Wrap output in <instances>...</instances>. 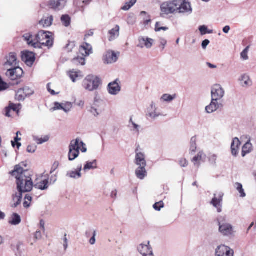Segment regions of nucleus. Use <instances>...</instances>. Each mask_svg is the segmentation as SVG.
Masks as SVG:
<instances>
[{"label": "nucleus", "instance_id": "obj_1", "mask_svg": "<svg viewBox=\"0 0 256 256\" xmlns=\"http://www.w3.org/2000/svg\"><path fill=\"white\" fill-rule=\"evenodd\" d=\"M50 34H52L50 32L40 30L34 38L30 34H24L23 38L29 46L35 48H42V46L50 48L54 44V38Z\"/></svg>", "mask_w": 256, "mask_h": 256}, {"label": "nucleus", "instance_id": "obj_2", "mask_svg": "<svg viewBox=\"0 0 256 256\" xmlns=\"http://www.w3.org/2000/svg\"><path fill=\"white\" fill-rule=\"evenodd\" d=\"M12 176H16V187L18 180L22 182V186L24 188L26 186V182L29 181L32 184V188L34 187V183L32 179V176L29 174L28 170H24L20 164H16L14 167V170L9 172Z\"/></svg>", "mask_w": 256, "mask_h": 256}, {"label": "nucleus", "instance_id": "obj_3", "mask_svg": "<svg viewBox=\"0 0 256 256\" xmlns=\"http://www.w3.org/2000/svg\"><path fill=\"white\" fill-rule=\"evenodd\" d=\"M102 84V80L98 76L92 74L87 76L82 82L83 87L90 92L98 90Z\"/></svg>", "mask_w": 256, "mask_h": 256}, {"label": "nucleus", "instance_id": "obj_4", "mask_svg": "<svg viewBox=\"0 0 256 256\" xmlns=\"http://www.w3.org/2000/svg\"><path fill=\"white\" fill-rule=\"evenodd\" d=\"M177 2L178 0H174L162 3L160 6V10L164 14L167 15L177 12Z\"/></svg>", "mask_w": 256, "mask_h": 256}, {"label": "nucleus", "instance_id": "obj_5", "mask_svg": "<svg viewBox=\"0 0 256 256\" xmlns=\"http://www.w3.org/2000/svg\"><path fill=\"white\" fill-rule=\"evenodd\" d=\"M23 74V70L18 66L8 69L6 74V76L12 80L20 78Z\"/></svg>", "mask_w": 256, "mask_h": 256}, {"label": "nucleus", "instance_id": "obj_6", "mask_svg": "<svg viewBox=\"0 0 256 256\" xmlns=\"http://www.w3.org/2000/svg\"><path fill=\"white\" fill-rule=\"evenodd\" d=\"M17 190L19 194L18 196L16 194L15 196H13L14 201H15L16 199H20L22 200L23 193L30 192L32 190L31 183L29 181L26 182V186L23 188L22 186V182L21 181L18 180V182Z\"/></svg>", "mask_w": 256, "mask_h": 256}, {"label": "nucleus", "instance_id": "obj_7", "mask_svg": "<svg viewBox=\"0 0 256 256\" xmlns=\"http://www.w3.org/2000/svg\"><path fill=\"white\" fill-rule=\"evenodd\" d=\"M176 5H178L177 12L178 13L190 14L192 12V9L190 4L186 2V0H178Z\"/></svg>", "mask_w": 256, "mask_h": 256}, {"label": "nucleus", "instance_id": "obj_8", "mask_svg": "<svg viewBox=\"0 0 256 256\" xmlns=\"http://www.w3.org/2000/svg\"><path fill=\"white\" fill-rule=\"evenodd\" d=\"M215 254L216 256H234V251L229 246L222 244L216 248Z\"/></svg>", "mask_w": 256, "mask_h": 256}, {"label": "nucleus", "instance_id": "obj_9", "mask_svg": "<svg viewBox=\"0 0 256 256\" xmlns=\"http://www.w3.org/2000/svg\"><path fill=\"white\" fill-rule=\"evenodd\" d=\"M224 94V91L220 84H216L212 88L211 96L213 100H220Z\"/></svg>", "mask_w": 256, "mask_h": 256}, {"label": "nucleus", "instance_id": "obj_10", "mask_svg": "<svg viewBox=\"0 0 256 256\" xmlns=\"http://www.w3.org/2000/svg\"><path fill=\"white\" fill-rule=\"evenodd\" d=\"M66 2L67 0H49L48 6L55 11H59L65 7Z\"/></svg>", "mask_w": 256, "mask_h": 256}, {"label": "nucleus", "instance_id": "obj_11", "mask_svg": "<svg viewBox=\"0 0 256 256\" xmlns=\"http://www.w3.org/2000/svg\"><path fill=\"white\" fill-rule=\"evenodd\" d=\"M138 250L142 256H154L150 242H148L146 244H140L138 246Z\"/></svg>", "mask_w": 256, "mask_h": 256}, {"label": "nucleus", "instance_id": "obj_12", "mask_svg": "<svg viewBox=\"0 0 256 256\" xmlns=\"http://www.w3.org/2000/svg\"><path fill=\"white\" fill-rule=\"evenodd\" d=\"M22 60L28 66H31L35 61V54L32 52L26 50L22 53Z\"/></svg>", "mask_w": 256, "mask_h": 256}, {"label": "nucleus", "instance_id": "obj_13", "mask_svg": "<svg viewBox=\"0 0 256 256\" xmlns=\"http://www.w3.org/2000/svg\"><path fill=\"white\" fill-rule=\"evenodd\" d=\"M119 80L116 78L113 82H110L108 86V92L112 95L117 94L121 90V87L118 83Z\"/></svg>", "mask_w": 256, "mask_h": 256}, {"label": "nucleus", "instance_id": "obj_14", "mask_svg": "<svg viewBox=\"0 0 256 256\" xmlns=\"http://www.w3.org/2000/svg\"><path fill=\"white\" fill-rule=\"evenodd\" d=\"M138 148L139 146L137 147L135 151L136 153L135 163L136 165L139 166H146V162L144 154V153L138 152Z\"/></svg>", "mask_w": 256, "mask_h": 256}, {"label": "nucleus", "instance_id": "obj_15", "mask_svg": "<svg viewBox=\"0 0 256 256\" xmlns=\"http://www.w3.org/2000/svg\"><path fill=\"white\" fill-rule=\"evenodd\" d=\"M6 62L4 64L5 66H15L18 64L17 62L16 54L15 52H11L8 56H6Z\"/></svg>", "mask_w": 256, "mask_h": 256}, {"label": "nucleus", "instance_id": "obj_16", "mask_svg": "<svg viewBox=\"0 0 256 256\" xmlns=\"http://www.w3.org/2000/svg\"><path fill=\"white\" fill-rule=\"evenodd\" d=\"M154 40L148 38L141 37L139 38L140 44L138 45V47L142 48L145 46L147 48H152Z\"/></svg>", "mask_w": 256, "mask_h": 256}, {"label": "nucleus", "instance_id": "obj_17", "mask_svg": "<svg viewBox=\"0 0 256 256\" xmlns=\"http://www.w3.org/2000/svg\"><path fill=\"white\" fill-rule=\"evenodd\" d=\"M221 107H222V104L218 103V101L213 100L212 99L210 104L206 107V110L207 113L211 114Z\"/></svg>", "mask_w": 256, "mask_h": 256}, {"label": "nucleus", "instance_id": "obj_18", "mask_svg": "<svg viewBox=\"0 0 256 256\" xmlns=\"http://www.w3.org/2000/svg\"><path fill=\"white\" fill-rule=\"evenodd\" d=\"M219 231L224 236H230L232 234V226L228 223L219 226Z\"/></svg>", "mask_w": 256, "mask_h": 256}, {"label": "nucleus", "instance_id": "obj_19", "mask_svg": "<svg viewBox=\"0 0 256 256\" xmlns=\"http://www.w3.org/2000/svg\"><path fill=\"white\" fill-rule=\"evenodd\" d=\"M80 52L83 56H88L92 52V46L90 44L86 42L80 46Z\"/></svg>", "mask_w": 256, "mask_h": 256}, {"label": "nucleus", "instance_id": "obj_20", "mask_svg": "<svg viewBox=\"0 0 256 256\" xmlns=\"http://www.w3.org/2000/svg\"><path fill=\"white\" fill-rule=\"evenodd\" d=\"M54 18L52 16H50L48 17L44 16L43 18L39 21V24L43 27H49L52 23Z\"/></svg>", "mask_w": 256, "mask_h": 256}, {"label": "nucleus", "instance_id": "obj_21", "mask_svg": "<svg viewBox=\"0 0 256 256\" xmlns=\"http://www.w3.org/2000/svg\"><path fill=\"white\" fill-rule=\"evenodd\" d=\"M240 144V142L238 138H235L233 139L231 144L232 154L234 156L238 154V146Z\"/></svg>", "mask_w": 256, "mask_h": 256}, {"label": "nucleus", "instance_id": "obj_22", "mask_svg": "<svg viewBox=\"0 0 256 256\" xmlns=\"http://www.w3.org/2000/svg\"><path fill=\"white\" fill-rule=\"evenodd\" d=\"M34 187L42 190H46L48 188V180L45 179L34 184Z\"/></svg>", "mask_w": 256, "mask_h": 256}, {"label": "nucleus", "instance_id": "obj_23", "mask_svg": "<svg viewBox=\"0 0 256 256\" xmlns=\"http://www.w3.org/2000/svg\"><path fill=\"white\" fill-rule=\"evenodd\" d=\"M146 166H139L136 170V174L137 178L140 180H143L146 176L147 172L146 170Z\"/></svg>", "mask_w": 256, "mask_h": 256}, {"label": "nucleus", "instance_id": "obj_24", "mask_svg": "<svg viewBox=\"0 0 256 256\" xmlns=\"http://www.w3.org/2000/svg\"><path fill=\"white\" fill-rule=\"evenodd\" d=\"M22 221L20 216L17 213H13L11 216L10 219L9 220V224L13 226L19 224Z\"/></svg>", "mask_w": 256, "mask_h": 256}, {"label": "nucleus", "instance_id": "obj_25", "mask_svg": "<svg viewBox=\"0 0 256 256\" xmlns=\"http://www.w3.org/2000/svg\"><path fill=\"white\" fill-rule=\"evenodd\" d=\"M119 30L120 26L118 25H116L114 28L109 30L108 34L110 35V36L108 40L110 41H112L118 36Z\"/></svg>", "mask_w": 256, "mask_h": 256}, {"label": "nucleus", "instance_id": "obj_26", "mask_svg": "<svg viewBox=\"0 0 256 256\" xmlns=\"http://www.w3.org/2000/svg\"><path fill=\"white\" fill-rule=\"evenodd\" d=\"M106 57L108 64L114 62L118 59V56L116 54L114 51L108 52L106 54Z\"/></svg>", "mask_w": 256, "mask_h": 256}, {"label": "nucleus", "instance_id": "obj_27", "mask_svg": "<svg viewBox=\"0 0 256 256\" xmlns=\"http://www.w3.org/2000/svg\"><path fill=\"white\" fill-rule=\"evenodd\" d=\"M252 150V145L249 140L244 144L242 148V156L244 157L246 154L251 152Z\"/></svg>", "mask_w": 256, "mask_h": 256}, {"label": "nucleus", "instance_id": "obj_28", "mask_svg": "<svg viewBox=\"0 0 256 256\" xmlns=\"http://www.w3.org/2000/svg\"><path fill=\"white\" fill-rule=\"evenodd\" d=\"M80 140L79 138H77L76 140H73L70 142V143L69 145V149H72L74 150H78L80 151Z\"/></svg>", "mask_w": 256, "mask_h": 256}, {"label": "nucleus", "instance_id": "obj_29", "mask_svg": "<svg viewBox=\"0 0 256 256\" xmlns=\"http://www.w3.org/2000/svg\"><path fill=\"white\" fill-rule=\"evenodd\" d=\"M214 196L210 204L215 208H217L218 206H220V202L222 200V197L224 196V194L222 192H220L218 194V198L216 197V194H214Z\"/></svg>", "mask_w": 256, "mask_h": 256}, {"label": "nucleus", "instance_id": "obj_30", "mask_svg": "<svg viewBox=\"0 0 256 256\" xmlns=\"http://www.w3.org/2000/svg\"><path fill=\"white\" fill-rule=\"evenodd\" d=\"M97 168V160H94L92 162H87L84 166V170L86 171L88 170L95 169Z\"/></svg>", "mask_w": 256, "mask_h": 256}, {"label": "nucleus", "instance_id": "obj_31", "mask_svg": "<svg viewBox=\"0 0 256 256\" xmlns=\"http://www.w3.org/2000/svg\"><path fill=\"white\" fill-rule=\"evenodd\" d=\"M60 20L63 26L68 27L71 23V18L70 16L67 14H63L60 18Z\"/></svg>", "mask_w": 256, "mask_h": 256}, {"label": "nucleus", "instance_id": "obj_32", "mask_svg": "<svg viewBox=\"0 0 256 256\" xmlns=\"http://www.w3.org/2000/svg\"><path fill=\"white\" fill-rule=\"evenodd\" d=\"M79 154L80 151L72 150V149H69V152L68 154V158L69 160H74L78 156Z\"/></svg>", "mask_w": 256, "mask_h": 256}, {"label": "nucleus", "instance_id": "obj_33", "mask_svg": "<svg viewBox=\"0 0 256 256\" xmlns=\"http://www.w3.org/2000/svg\"><path fill=\"white\" fill-rule=\"evenodd\" d=\"M196 136H192L190 139V152L192 154L196 150Z\"/></svg>", "mask_w": 256, "mask_h": 256}, {"label": "nucleus", "instance_id": "obj_34", "mask_svg": "<svg viewBox=\"0 0 256 256\" xmlns=\"http://www.w3.org/2000/svg\"><path fill=\"white\" fill-rule=\"evenodd\" d=\"M16 98L19 101H23L26 98L22 88H20L18 90L16 94Z\"/></svg>", "mask_w": 256, "mask_h": 256}, {"label": "nucleus", "instance_id": "obj_35", "mask_svg": "<svg viewBox=\"0 0 256 256\" xmlns=\"http://www.w3.org/2000/svg\"><path fill=\"white\" fill-rule=\"evenodd\" d=\"M239 80L242 82L243 86H247L249 85V76L246 74H242Z\"/></svg>", "mask_w": 256, "mask_h": 256}, {"label": "nucleus", "instance_id": "obj_36", "mask_svg": "<svg viewBox=\"0 0 256 256\" xmlns=\"http://www.w3.org/2000/svg\"><path fill=\"white\" fill-rule=\"evenodd\" d=\"M176 95H170L169 94H164L161 98V99L166 102H170L176 98Z\"/></svg>", "mask_w": 256, "mask_h": 256}, {"label": "nucleus", "instance_id": "obj_37", "mask_svg": "<svg viewBox=\"0 0 256 256\" xmlns=\"http://www.w3.org/2000/svg\"><path fill=\"white\" fill-rule=\"evenodd\" d=\"M66 176L70 178L76 179L81 178L82 174L76 171H70L67 172Z\"/></svg>", "mask_w": 256, "mask_h": 256}, {"label": "nucleus", "instance_id": "obj_38", "mask_svg": "<svg viewBox=\"0 0 256 256\" xmlns=\"http://www.w3.org/2000/svg\"><path fill=\"white\" fill-rule=\"evenodd\" d=\"M234 186L238 191L241 197L244 198L246 196V194L244 192V190L243 189L242 185L240 183L236 182Z\"/></svg>", "mask_w": 256, "mask_h": 256}, {"label": "nucleus", "instance_id": "obj_39", "mask_svg": "<svg viewBox=\"0 0 256 256\" xmlns=\"http://www.w3.org/2000/svg\"><path fill=\"white\" fill-rule=\"evenodd\" d=\"M136 0H130V2H126L121 9L126 11L129 10L136 3Z\"/></svg>", "mask_w": 256, "mask_h": 256}, {"label": "nucleus", "instance_id": "obj_40", "mask_svg": "<svg viewBox=\"0 0 256 256\" xmlns=\"http://www.w3.org/2000/svg\"><path fill=\"white\" fill-rule=\"evenodd\" d=\"M34 140L37 142L38 144H40L44 142H48L49 140L48 136H45L44 138H38L36 136H34Z\"/></svg>", "mask_w": 256, "mask_h": 256}, {"label": "nucleus", "instance_id": "obj_41", "mask_svg": "<svg viewBox=\"0 0 256 256\" xmlns=\"http://www.w3.org/2000/svg\"><path fill=\"white\" fill-rule=\"evenodd\" d=\"M22 88L24 90V92L26 97L30 96L34 94V91L28 86H25Z\"/></svg>", "mask_w": 256, "mask_h": 256}, {"label": "nucleus", "instance_id": "obj_42", "mask_svg": "<svg viewBox=\"0 0 256 256\" xmlns=\"http://www.w3.org/2000/svg\"><path fill=\"white\" fill-rule=\"evenodd\" d=\"M8 88V86L0 76V92L4 91Z\"/></svg>", "mask_w": 256, "mask_h": 256}, {"label": "nucleus", "instance_id": "obj_43", "mask_svg": "<svg viewBox=\"0 0 256 256\" xmlns=\"http://www.w3.org/2000/svg\"><path fill=\"white\" fill-rule=\"evenodd\" d=\"M202 160V154L200 152H199L197 156H195L193 158L192 161L194 162V164L195 166H196L198 167L200 166V160Z\"/></svg>", "mask_w": 256, "mask_h": 256}, {"label": "nucleus", "instance_id": "obj_44", "mask_svg": "<svg viewBox=\"0 0 256 256\" xmlns=\"http://www.w3.org/2000/svg\"><path fill=\"white\" fill-rule=\"evenodd\" d=\"M164 204L162 201H160L158 202H156L153 205L154 208L157 211H160L161 208H164Z\"/></svg>", "mask_w": 256, "mask_h": 256}, {"label": "nucleus", "instance_id": "obj_45", "mask_svg": "<svg viewBox=\"0 0 256 256\" xmlns=\"http://www.w3.org/2000/svg\"><path fill=\"white\" fill-rule=\"evenodd\" d=\"M217 159L216 155L213 154L210 155L208 158V161L214 166H216V160Z\"/></svg>", "mask_w": 256, "mask_h": 256}, {"label": "nucleus", "instance_id": "obj_46", "mask_svg": "<svg viewBox=\"0 0 256 256\" xmlns=\"http://www.w3.org/2000/svg\"><path fill=\"white\" fill-rule=\"evenodd\" d=\"M74 62L76 64H80L81 65L84 66L85 64V58L84 57L78 56L73 60Z\"/></svg>", "mask_w": 256, "mask_h": 256}, {"label": "nucleus", "instance_id": "obj_47", "mask_svg": "<svg viewBox=\"0 0 256 256\" xmlns=\"http://www.w3.org/2000/svg\"><path fill=\"white\" fill-rule=\"evenodd\" d=\"M216 222L218 226L226 224V218L224 216H218L216 218Z\"/></svg>", "mask_w": 256, "mask_h": 256}, {"label": "nucleus", "instance_id": "obj_48", "mask_svg": "<svg viewBox=\"0 0 256 256\" xmlns=\"http://www.w3.org/2000/svg\"><path fill=\"white\" fill-rule=\"evenodd\" d=\"M72 108V104L70 102H66L63 104V110L66 112H68Z\"/></svg>", "mask_w": 256, "mask_h": 256}, {"label": "nucleus", "instance_id": "obj_49", "mask_svg": "<svg viewBox=\"0 0 256 256\" xmlns=\"http://www.w3.org/2000/svg\"><path fill=\"white\" fill-rule=\"evenodd\" d=\"M37 148V146L35 144L28 145L26 148V151L29 153H34Z\"/></svg>", "mask_w": 256, "mask_h": 256}, {"label": "nucleus", "instance_id": "obj_50", "mask_svg": "<svg viewBox=\"0 0 256 256\" xmlns=\"http://www.w3.org/2000/svg\"><path fill=\"white\" fill-rule=\"evenodd\" d=\"M198 30L200 32L201 35L203 36V35L207 34L206 32H207L208 28L206 26L203 25V26H200L198 28Z\"/></svg>", "mask_w": 256, "mask_h": 256}, {"label": "nucleus", "instance_id": "obj_51", "mask_svg": "<svg viewBox=\"0 0 256 256\" xmlns=\"http://www.w3.org/2000/svg\"><path fill=\"white\" fill-rule=\"evenodd\" d=\"M54 110H63V104H60L58 102H54V107L52 108Z\"/></svg>", "mask_w": 256, "mask_h": 256}, {"label": "nucleus", "instance_id": "obj_52", "mask_svg": "<svg viewBox=\"0 0 256 256\" xmlns=\"http://www.w3.org/2000/svg\"><path fill=\"white\" fill-rule=\"evenodd\" d=\"M248 46L240 54L241 57L245 60H248Z\"/></svg>", "mask_w": 256, "mask_h": 256}, {"label": "nucleus", "instance_id": "obj_53", "mask_svg": "<svg viewBox=\"0 0 256 256\" xmlns=\"http://www.w3.org/2000/svg\"><path fill=\"white\" fill-rule=\"evenodd\" d=\"M69 76L73 82H76V78L78 77V74L77 72L70 71V72Z\"/></svg>", "mask_w": 256, "mask_h": 256}, {"label": "nucleus", "instance_id": "obj_54", "mask_svg": "<svg viewBox=\"0 0 256 256\" xmlns=\"http://www.w3.org/2000/svg\"><path fill=\"white\" fill-rule=\"evenodd\" d=\"M159 24H160L159 22H156V27H155V29H154L156 32H160L161 30H166L168 29V27H166V26L158 27Z\"/></svg>", "mask_w": 256, "mask_h": 256}, {"label": "nucleus", "instance_id": "obj_55", "mask_svg": "<svg viewBox=\"0 0 256 256\" xmlns=\"http://www.w3.org/2000/svg\"><path fill=\"white\" fill-rule=\"evenodd\" d=\"M75 44L74 42H69L66 46V48L68 49V52H70L74 46Z\"/></svg>", "mask_w": 256, "mask_h": 256}, {"label": "nucleus", "instance_id": "obj_56", "mask_svg": "<svg viewBox=\"0 0 256 256\" xmlns=\"http://www.w3.org/2000/svg\"><path fill=\"white\" fill-rule=\"evenodd\" d=\"M102 103V100H98L96 97L94 98V101L92 106H94L96 108L99 107L100 104Z\"/></svg>", "mask_w": 256, "mask_h": 256}, {"label": "nucleus", "instance_id": "obj_57", "mask_svg": "<svg viewBox=\"0 0 256 256\" xmlns=\"http://www.w3.org/2000/svg\"><path fill=\"white\" fill-rule=\"evenodd\" d=\"M90 112L95 116H97L99 115L98 109L96 108L94 106H92Z\"/></svg>", "mask_w": 256, "mask_h": 256}, {"label": "nucleus", "instance_id": "obj_58", "mask_svg": "<svg viewBox=\"0 0 256 256\" xmlns=\"http://www.w3.org/2000/svg\"><path fill=\"white\" fill-rule=\"evenodd\" d=\"M8 106L10 107V110H12L14 112H18V106L16 104L10 102Z\"/></svg>", "mask_w": 256, "mask_h": 256}, {"label": "nucleus", "instance_id": "obj_59", "mask_svg": "<svg viewBox=\"0 0 256 256\" xmlns=\"http://www.w3.org/2000/svg\"><path fill=\"white\" fill-rule=\"evenodd\" d=\"M96 231L94 230L93 234H92V236L90 240V243L92 245L96 243Z\"/></svg>", "mask_w": 256, "mask_h": 256}, {"label": "nucleus", "instance_id": "obj_60", "mask_svg": "<svg viewBox=\"0 0 256 256\" xmlns=\"http://www.w3.org/2000/svg\"><path fill=\"white\" fill-rule=\"evenodd\" d=\"M210 43V41L208 40H204L202 42V46L203 49L205 50L207 46Z\"/></svg>", "mask_w": 256, "mask_h": 256}, {"label": "nucleus", "instance_id": "obj_61", "mask_svg": "<svg viewBox=\"0 0 256 256\" xmlns=\"http://www.w3.org/2000/svg\"><path fill=\"white\" fill-rule=\"evenodd\" d=\"M68 247V240L66 238V234L64 238V250L66 251Z\"/></svg>", "mask_w": 256, "mask_h": 256}, {"label": "nucleus", "instance_id": "obj_62", "mask_svg": "<svg viewBox=\"0 0 256 256\" xmlns=\"http://www.w3.org/2000/svg\"><path fill=\"white\" fill-rule=\"evenodd\" d=\"M180 164L182 167H186L188 164V162L185 158L181 159L180 160Z\"/></svg>", "mask_w": 256, "mask_h": 256}, {"label": "nucleus", "instance_id": "obj_63", "mask_svg": "<svg viewBox=\"0 0 256 256\" xmlns=\"http://www.w3.org/2000/svg\"><path fill=\"white\" fill-rule=\"evenodd\" d=\"M42 233L40 230H37L34 233V238L36 240H40L42 238Z\"/></svg>", "mask_w": 256, "mask_h": 256}, {"label": "nucleus", "instance_id": "obj_64", "mask_svg": "<svg viewBox=\"0 0 256 256\" xmlns=\"http://www.w3.org/2000/svg\"><path fill=\"white\" fill-rule=\"evenodd\" d=\"M80 144L81 145L80 150H81L82 152H86L87 151V148L86 147L85 144L82 141H80Z\"/></svg>", "mask_w": 256, "mask_h": 256}]
</instances>
